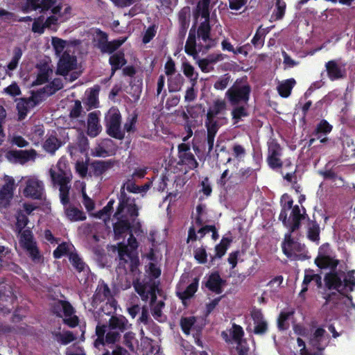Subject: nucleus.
Masks as SVG:
<instances>
[{
	"mask_svg": "<svg viewBox=\"0 0 355 355\" xmlns=\"http://www.w3.org/2000/svg\"><path fill=\"white\" fill-rule=\"evenodd\" d=\"M231 114L234 123H238L243 117H246L249 115L248 108L245 104H240L239 105H232Z\"/></svg>",
	"mask_w": 355,
	"mask_h": 355,
	"instance_id": "nucleus-39",
	"label": "nucleus"
},
{
	"mask_svg": "<svg viewBox=\"0 0 355 355\" xmlns=\"http://www.w3.org/2000/svg\"><path fill=\"white\" fill-rule=\"evenodd\" d=\"M292 312L282 311L277 319V327L279 331H284L288 329L289 324L287 322Z\"/></svg>",
	"mask_w": 355,
	"mask_h": 355,
	"instance_id": "nucleus-52",
	"label": "nucleus"
},
{
	"mask_svg": "<svg viewBox=\"0 0 355 355\" xmlns=\"http://www.w3.org/2000/svg\"><path fill=\"white\" fill-rule=\"evenodd\" d=\"M291 233L289 232L285 235V239L282 244L283 253L288 258L293 257V252H304L306 248L304 244L294 241L291 237Z\"/></svg>",
	"mask_w": 355,
	"mask_h": 355,
	"instance_id": "nucleus-12",
	"label": "nucleus"
},
{
	"mask_svg": "<svg viewBox=\"0 0 355 355\" xmlns=\"http://www.w3.org/2000/svg\"><path fill=\"white\" fill-rule=\"evenodd\" d=\"M227 108V103L225 100L216 99L214 101L213 105L207 110L206 117L215 119V117L223 112Z\"/></svg>",
	"mask_w": 355,
	"mask_h": 355,
	"instance_id": "nucleus-28",
	"label": "nucleus"
},
{
	"mask_svg": "<svg viewBox=\"0 0 355 355\" xmlns=\"http://www.w3.org/2000/svg\"><path fill=\"white\" fill-rule=\"evenodd\" d=\"M39 71L36 79L33 82V86L40 85L49 81V72L51 71L48 66L43 64L38 67Z\"/></svg>",
	"mask_w": 355,
	"mask_h": 355,
	"instance_id": "nucleus-36",
	"label": "nucleus"
},
{
	"mask_svg": "<svg viewBox=\"0 0 355 355\" xmlns=\"http://www.w3.org/2000/svg\"><path fill=\"white\" fill-rule=\"evenodd\" d=\"M179 164L187 166V167L191 170L196 169L198 167V162L191 152L179 155Z\"/></svg>",
	"mask_w": 355,
	"mask_h": 355,
	"instance_id": "nucleus-41",
	"label": "nucleus"
},
{
	"mask_svg": "<svg viewBox=\"0 0 355 355\" xmlns=\"http://www.w3.org/2000/svg\"><path fill=\"white\" fill-rule=\"evenodd\" d=\"M325 67L328 77L331 80L343 78V73L336 60H329L325 64Z\"/></svg>",
	"mask_w": 355,
	"mask_h": 355,
	"instance_id": "nucleus-26",
	"label": "nucleus"
},
{
	"mask_svg": "<svg viewBox=\"0 0 355 355\" xmlns=\"http://www.w3.org/2000/svg\"><path fill=\"white\" fill-rule=\"evenodd\" d=\"M67 149L71 157L78 153H87L89 149V140L85 134L81 132L78 135L76 142L69 143Z\"/></svg>",
	"mask_w": 355,
	"mask_h": 355,
	"instance_id": "nucleus-13",
	"label": "nucleus"
},
{
	"mask_svg": "<svg viewBox=\"0 0 355 355\" xmlns=\"http://www.w3.org/2000/svg\"><path fill=\"white\" fill-rule=\"evenodd\" d=\"M303 212L301 213L298 205L293 206L289 218V232H294L301 227V221L308 218L306 209L302 207Z\"/></svg>",
	"mask_w": 355,
	"mask_h": 355,
	"instance_id": "nucleus-15",
	"label": "nucleus"
},
{
	"mask_svg": "<svg viewBox=\"0 0 355 355\" xmlns=\"http://www.w3.org/2000/svg\"><path fill=\"white\" fill-rule=\"evenodd\" d=\"M133 286L135 291L139 295L141 300L147 302L148 300V293H147L146 285L137 280L133 282Z\"/></svg>",
	"mask_w": 355,
	"mask_h": 355,
	"instance_id": "nucleus-55",
	"label": "nucleus"
},
{
	"mask_svg": "<svg viewBox=\"0 0 355 355\" xmlns=\"http://www.w3.org/2000/svg\"><path fill=\"white\" fill-rule=\"evenodd\" d=\"M117 219L118 221L113 225V230L115 238L120 239L125 233L129 232L130 234L132 232V225L131 220L128 218Z\"/></svg>",
	"mask_w": 355,
	"mask_h": 355,
	"instance_id": "nucleus-21",
	"label": "nucleus"
},
{
	"mask_svg": "<svg viewBox=\"0 0 355 355\" xmlns=\"http://www.w3.org/2000/svg\"><path fill=\"white\" fill-rule=\"evenodd\" d=\"M296 82L294 78H289L282 82L278 87L277 90L279 94L283 98H287L291 95L292 89L295 86Z\"/></svg>",
	"mask_w": 355,
	"mask_h": 355,
	"instance_id": "nucleus-37",
	"label": "nucleus"
},
{
	"mask_svg": "<svg viewBox=\"0 0 355 355\" xmlns=\"http://www.w3.org/2000/svg\"><path fill=\"white\" fill-rule=\"evenodd\" d=\"M205 125L207 129V135L216 137L220 128L218 122L215 119L206 117Z\"/></svg>",
	"mask_w": 355,
	"mask_h": 355,
	"instance_id": "nucleus-49",
	"label": "nucleus"
},
{
	"mask_svg": "<svg viewBox=\"0 0 355 355\" xmlns=\"http://www.w3.org/2000/svg\"><path fill=\"white\" fill-rule=\"evenodd\" d=\"M77 59L75 55H70L69 52L62 53L58 63L56 73L66 76L70 71L76 69Z\"/></svg>",
	"mask_w": 355,
	"mask_h": 355,
	"instance_id": "nucleus-10",
	"label": "nucleus"
},
{
	"mask_svg": "<svg viewBox=\"0 0 355 355\" xmlns=\"http://www.w3.org/2000/svg\"><path fill=\"white\" fill-rule=\"evenodd\" d=\"M137 118L138 115L136 113H133L129 115L126 119L125 123H124L123 130L128 133L135 132L137 130L136 123L137 122Z\"/></svg>",
	"mask_w": 355,
	"mask_h": 355,
	"instance_id": "nucleus-48",
	"label": "nucleus"
},
{
	"mask_svg": "<svg viewBox=\"0 0 355 355\" xmlns=\"http://www.w3.org/2000/svg\"><path fill=\"white\" fill-rule=\"evenodd\" d=\"M333 129V126L325 119H322L315 126L312 136L320 140V143L326 144L329 141L327 137Z\"/></svg>",
	"mask_w": 355,
	"mask_h": 355,
	"instance_id": "nucleus-18",
	"label": "nucleus"
},
{
	"mask_svg": "<svg viewBox=\"0 0 355 355\" xmlns=\"http://www.w3.org/2000/svg\"><path fill=\"white\" fill-rule=\"evenodd\" d=\"M127 63L125 58V54L123 51H118L112 54L109 58V64L111 65V77L114 76L115 72L121 69Z\"/></svg>",
	"mask_w": 355,
	"mask_h": 355,
	"instance_id": "nucleus-22",
	"label": "nucleus"
},
{
	"mask_svg": "<svg viewBox=\"0 0 355 355\" xmlns=\"http://www.w3.org/2000/svg\"><path fill=\"white\" fill-rule=\"evenodd\" d=\"M51 311L57 317L61 318L62 313L65 317L73 315L75 310L69 302L58 300L51 304Z\"/></svg>",
	"mask_w": 355,
	"mask_h": 355,
	"instance_id": "nucleus-17",
	"label": "nucleus"
},
{
	"mask_svg": "<svg viewBox=\"0 0 355 355\" xmlns=\"http://www.w3.org/2000/svg\"><path fill=\"white\" fill-rule=\"evenodd\" d=\"M62 146V142L55 135H50L44 142V150L51 154H54L55 151Z\"/></svg>",
	"mask_w": 355,
	"mask_h": 355,
	"instance_id": "nucleus-30",
	"label": "nucleus"
},
{
	"mask_svg": "<svg viewBox=\"0 0 355 355\" xmlns=\"http://www.w3.org/2000/svg\"><path fill=\"white\" fill-rule=\"evenodd\" d=\"M52 45L55 50V54L60 55L66 46V42L58 37H53L52 38Z\"/></svg>",
	"mask_w": 355,
	"mask_h": 355,
	"instance_id": "nucleus-63",
	"label": "nucleus"
},
{
	"mask_svg": "<svg viewBox=\"0 0 355 355\" xmlns=\"http://www.w3.org/2000/svg\"><path fill=\"white\" fill-rule=\"evenodd\" d=\"M15 180L12 177L6 176L5 184L0 189V208H8L14 196Z\"/></svg>",
	"mask_w": 355,
	"mask_h": 355,
	"instance_id": "nucleus-9",
	"label": "nucleus"
},
{
	"mask_svg": "<svg viewBox=\"0 0 355 355\" xmlns=\"http://www.w3.org/2000/svg\"><path fill=\"white\" fill-rule=\"evenodd\" d=\"M211 28L210 19H205L201 22L196 30V37L198 40L204 44L205 51L214 48L216 44V39L211 37Z\"/></svg>",
	"mask_w": 355,
	"mask_h": 355,
	"instance_id": "nucleus-7",
	"label": "nucleus"
},
{
	"mask_svg": "<svg viewBox=\"0 0 355 355\" xmlns=\"http://www.w3.org/2000/svg\"><path fill=\"white\" fill-rule=\"evenodd\" d=\"M232 239L227 237H223L220 243L215 246V254L210 255V262L213 264L216 259H221L226 253Z\"/></svg>",
	"mask_w": 355,
	"mask_h": 355,
	"instance_id": "nucleus-25",
	"label": "nucleus"
},
{
	"mask_svg": "<svg viewBox=\"0 0 355 355\" xmlns=\"http://www.w3.org/2000/svg\"><path fill=\"white\" fill-rule=\"evenodd\" d=\"M114 202L115 200L114 199H110L107 205L101 210L97 212L96 216L99 218H102L103 216L110 218L113 211V206Z\"/></svg>",
	"mask_w": 355,
	"mask_h": 355,
	"instance_id": "nucleus-60",
	"label": "nucleus"
},
{
	"mask_svg": "<svg viewBox=\"0 0 355 355\" xmlns=\"http://www.w3.org/2000/svg\"><path fill=\"white\" fill-rule=\"evenodd\" d=\"M6 156L9 160L14 159L23 164L31 160H35L37 152L33 148L30 150H10L6 153Z\"/></svg>",
	"mask_w": 355,
	"mask_h": 355,
	"instance_id": "nucleus-11",
	"label": "nucleus"
},
{
	"mask_svg": "<svg viewBox=\"0 0 355 355\" xmlns=\"http://www.w3.org/2000/svg\"><path fill=\"white\" fill-rule=\"evenodd\" d=\"M138 188L139 185H137L132 178H128L121 185L119 193H121L122 189H123V191H127L129 193H138Z\"/></svg>",
	"mask_w": 355,
	"mask_h": 355,
	"instance_id": "nucleus-56",
	"label": "nucleus"
},
{
	"mask_svg": "<svg viewBox=\"0 0 355 355\" xmlns=\"http://www.w3.org/2000/svg\"><path fill=\"white\" fill-rule=\"evenodd\" d=\"M99 91H100V87L98 85H96L93 88L90 89L89 93L87 98V104L90 107L96 108L98 107Z\"/></svg>",
	"mask_w": 355,
	"mask_h": 355,
	"instance_id": "nucleus-43",
	"label": "nucleus"
},
{
	"mask_svg": "<svg viewBox=\"0 0 355 355\" xmlns=\"http://www.w3.org/2000/svg\"><path fill=\"white\" fill-rule=\"evenodd\" d=\"M44 16L41 15L34 19L32 25V31L35 33L42 34L46 28L45 24L44 22Z\"/></svg>",
	"mask_w": 355,
	"mask_h": 355,
	"instance_id": "nucleus-58",
	"label": "nucleus"
},
{
	"mask_svg": "<svg viewBox=\"0 0 355 355\" xmlns=\"http://www.w3.org/2000/svg\"><path fill=\"white\" fill-rule=\"evenodd\" d=\"M114 166V162L112 160H97L92 163L91 166L94 175L96 177L102 175L107 170Z\"/></svg>",
	"mask_w": 355,
	"mask_h": 355,
	"instance_id": "nucleus-27",
	"label": "nucleus"
},
{
	"mask_svg": "<svg viewBox=\"0 0 355 355\" xmlns=\"http://www.w3.org/2000/svg\"><path fill=\"white\" fill-rule=\"evenodd\" d=\"M137 248L138 242L132 232L128 239V245L121 243L118 248L119 268L123 269L125 272L128 270L133 275L139 272L138 268L140 261L138 254L135 252Z\"/></svg>",
	"mask_w": 355,
	"mask_h": 355,
	"instance_id": "nucleus-1",
	"label": "nucleus"
},
{
	"mask_svg": "<svg viewBox=\"0 0 355 355\" xmlns=\"http://www.w3.org/2000/svg\"><path fill=\"white\" fill-rule=\"evenodd\" d=\"M19 243L26 250L36 245V242L33 240V236L31 230L24 231L21 235Z\"/></svg>",
	"mask_w": 355,
	"mask_h": 355,
	"instance_id": "nucleus-42",
	"label": "nucleus"
},
{
	"mask_svg": "<svg viewBox=\"0 0 355 355\" xmlns=\"http://www.w3.org/2000/svg\"><path fill=\"white\" fill-rule=\"evenodd\" d=\"M139 321L147 327L155 326L157 327L154 321L149 317L148 309L146 306L141 308V314L139 318Z\"/></svg>",
	"mask_w": 355,
	"mask_h": 355,
	"instance_id": "nucleus-57",
	"label": "nucleus"
},
{
	"mask_svg": "<svg viewBox=\"0 0 355 355\" xmlns=\"http://www.w3.org/2000/svg\"><path fill=\"white\" fill-rule=\"evenodd\" d=\"M225 284L226 280L221 278L218 271L211 272L205 284L206 288L216 294H221Z\"/></svg>",
	"mask_w": 355,
	"mask_h": 355,
	"instance_id": "nucleus-16",
	"label": "nucleus"
},
{
	"mask_svg": "<svg viewBox=\"0 0 355 355\" xmlns=\"http://www.w3.org/2000/svg\"><path fill=\"white\" fill-rule=\"evenodd\" d=\"M128 320L123 315L112 316L109 320V327L112 330L118 329L123 332L127 329Z\"/></svg>",
	"mask_w": 355,
	"mask_h": 355,
	"instance_id": "nucleus-33",
	"label": "nucleus"
},
{
	"mask_svg": "<svg viewBox=\"0 0 355 355\" xmlns=\"http://www.w3.org/2000/svg\"><path fill=\"white\" fill-rule=\"evenodd\" d=\"M110 297H112V293L108 285L103 281L99 282L94 294L95 300L98 302H103Z\"/></svg>",
	"mask_w": 355,
	"mask_h": 355,
	"instance_id": "nucleus-32",
	"label": "nucleus"
},
{
	"mask_svg": "<svg viewBox=\"0 0 355 355\" xmlns=\"http://www.w3.org/2000/svg\"><path fill=\"white\" fill-rule=\"evenodd\" d=\"M118 206L114 214L116 218H129L134 223L139 216V207L136 204V199L127 194L123 189L118 194Z\"/></svg>",
	"mask_w": 355,
	"mask_h": 355,
	"instance_id": "nucleus-4",
	"label": "nucleus"
},
{
	"mask_svg": "<svg viewBox=\"0 0 355 355\" xmlns=\"http://www.w3.org/2000/svg\"><path fill=\"white\" fill-rule=\"evenodd\" d=\"M190 9L189 7H184L180 10L178 13V22L180 26L189 28L190 24Z\"/></svg>",
	"mask_w": 355,
	"mask_h": 355,
	"instance_id": "nucleus-47",
	"label": "nucleus"
},
{
	"mask_svg": "<svg viewBox=\"0 0 355 355\" xmlns=\"http://www.w3.org/2000/svg\"><path fill=\"white\" fill-rule=\"evenodd\" d=\"M182 76L178 74L173 79L169 78L168 79V88L169 92H178L181 88V83L182 82Z\"/></svg>",
	"mask_w": 355,
	"mask_h": 355,
	"instance_id": "nucleus-53",
	"label": "nucleus"
},
{
	"mask_svg": "<svg viewBox=\"0 0 355 355\" xmlns=\"http://www.w3.org/2000/svg\"><path fill=\"white\" fill-rule=\"evenodd\" d=\"M312 280L313 270H310L309 271H306L302 284V290L299 294L300 297H304V293L308 291L309 284L312 282Z\"/></svg>",
	"mask_w": 355,
	"mask_h": 355,
	"instance_id": "nucleus-62",
	"label": "nucleus"
},
{
	"mask_svg": "<svg viewBox=\"0 0 355 355\" xmlns=\"http://www.w3.org/2000/svg\"><path fill=\"white\" fill-rule=\"evenodd\" d=\"M70 252L68 243L63 242L54 250L53 255L55 259H60L65 255L69 257Z\"/></svg>",
	"mask_w": 355,
	"mask_h": 355,
	"instance_id": "nucleus-54",
	"label": "nucleus"
},
{
	"mask_svg": "<svg viewBox=\"0 0 355 355\" xmlns=\"http://www.w3.org/2000/svg\"><path fill=\"white\" fill-rule=\"evenodd\" d=\"M49 173L53 184H58L60 187L69 183V178L66 176L64 171L62 170H60V173H56L54 170L51 168Z\"/></svg>",
	"mask_w": 355,
	"mask_h": 355,
	"instance_id": "nucleus-40",
	"label": "nucleus"
},
{
	"mask_svg": "<svg viewBox=\"0 0 355 355\" xmlns=\"http://www.w3.org/2000/svg\"><path fill=\"white\" fill-rule=\"evenodd\" d=\"M44 191V185L42 182L37 180H28L24 189V195L27 198L32 199H42Z\"/></svg>",
	"mask_w": 355,
	"mask_h": 355,
	"instance_id": "nucleus-14",
	"label": "nucleus"
},
{
	"mask_svg": "<svg viewBox=\"0 0 355 355\" xmlns=\"http://www.w3.org/2000/svg\"><path fill=\"white\" fill-rule=\"evenodd\" d=\"M107 134L112 138L122 140L125 137L121 129V114L117 107H111L105 117Z\"/></svg>",
	"mask_w": 355,
	"mask_h": 355,
	"instance_id": "nucleus-5",
	"label": "nucleus"
},
{
	"mask_svg": "<svg viewBox=\"0 0 355 355\" xmlns=\"http://www.w3.org/2000/svg\"><path fill=\"white\" fill-rule=\"evenodd\" d=\"M230 335L232 336V339L237 343V345H241V340L244 336V331L240 325L234 323L230 331Z\"/></svg>",
	"mask_w": 355,
	"mask_h": 355,
	"instance_id": "nucleus-50",
	"label": "nucleus"
},
{
	"mask_svg": "<svg viewBox=\"0 0 355 355\" xmlns=\"http://www.w3.org/2000/svg\"><path fill=\"white\" fill-rule=\"evenodd\" d=\"M64 214L71 222L83 221L87 218L85 213L72 205L64 207Z\"/></svg>",
	"mask_w": 355,
	"mask_h": 355,
	"instance_id": "nucleus-24",
	"label": "nucleus"
},
{
	"mask_svg": "<svg viewBox=\"0 0 355 355\" xmlns=\"http://www.w3.org/2000/svg\"><path fill=\"white\" fill-rule=\"evenodd\" d=\"M251 87L243 78H237L225 94L231 105H247L250 97Z\"/></svg>",
	"mask_w": 355,
	"mask_h": 355,
	"instance_id": "nucleus-3",
	"label": "nucleus"
},
{
	"mask_svg": "<svg viewBox=\"0 0 355 355\" xmlns=\"http://www.w3.org/2000/svg\"><path fill=\"white\" fill-rule=\"evenodd\" d=\"M286 4L285 1L283 0H277L275 3V9L272 13V17H275V20H281L283 19L285 11H286Z\"/></svg>",
	"mask_w": 355,
	"mask_h": 355,
	"instance_id": "nucleus-51",
	"label": "nucleus"
},
{
	"mask_svg": "<svg viewBox=\"0 0 355 355\" xmlns=\"http://www.w3.org/2000/svg\"><path fill=\"white\" fill-rule=\"evenodd\" d=\"M232 80L231 75L229 73H225L215 81L214 88L216 90L223 91L228 87Z\"/></svg>",
	"mask_w": 355,
	"mask_h": 355,
	"instance_id": "nucleus-45",
	"label": "nucleus"
},
{
	"mask_svg": "<svg viewBox=\"0 0 355 355\" xmlns=\"http://www.w3.org/2000/svg\"><path fill=\"white\" fill-rule=\"evenodd\" d=\"M313 217H314V216ZM307 219L308 223L306 236L311 241L314 242L316 244H319L320 234V225L315 220V218H313L312 220H311L309 218Z\"/></svg>",
	"mask_w": 355,
	"mask_h": 355,
	"instance_id": "nucleus-23",
	"label": "nucleus"
},
{
	"mask_svg": "<svg viewBox=\"0 0 355 355\" xmlns=\"http://www.w3.org/2000/svg\"><path fill=\"white\" fill-rule=\"evenodd\" d=\"M69 189L70 187L68 184L60 187L59 189L60 202L64 206L69 204Z\"/></svg>",
	"mask_w": 355,
	"mask_h": 355,
	"instance_id": "nucleus-64",
	"label": "nucleus"
},
{
	"mask_svg": "<svg viewBox=\"0 0 355 355\" xmlns=\"http://www.w3.org/2000/svg\"><path fill=\"white\" fill-rule=\"evenodd\" d=\"M182 69L184 75L189 79L191 84L196 86L198 82V73L195 71L194 67L186 60L182 64Z\"/></svg>",
	"mask_w": 355,
	"mask_h": 355,
	"instance_id": "nucleus-29",
	"label": "nucleus"
},
{
	"mask_svg": "<svg viewBox=\"0 0 355 355\" xmlns=\"http://www.w3.org/2000/svg\"><path fill=\"white\" fill-rule=\"evenodd\" d=\"M40 8V0H26L21 6V10L28 13L31 10H37Z\"/></svg>",
	"mask_w": 355,
	"mask_h": 355,
	"instance_id": "nucleus-61",
	"label": "nucleus"
},
{
	"mask_svg": "<svg viewBox=\"0 0 355 355\" xmlns=\"http://www.w3.org/2000/svg\"><path fill=\"white\" fill-rule=\"evenodd\" d=\"M69 260L74 269L78 272H85L86 269H88L87 264L76 252H71L69 254Z\"/></svg>",
	"mask_w": 355,
	"mask_h": 355,
	"instance_id": "nucleus-35",
	"label": "nucleus"
},
{
	"mask_svg": "<svg viewBox=\"0 0 355 355\" xmlns=\"http://www.w3.org/2000/svg\"><path fill=\"white\" fill-rule=\"evenodd\" d=\"M196 322V319L194 316L182 317L180 319V324L183 333L186 335H189L191 327L194 325Z\"/></svg>",
	"mask_w": 355,
	"mask_h": 355,
	"instance_id": "nucleus-46",
	"label": "nucleus"
},
{
	"mask_svg": "<svg viewBox=\"0 0 355 355\" xmlns=\"http://www.w3.org/2000/svg\"><path fill=\"white\" fill-rule=\"evenodd\" d=\"M197 38L196 26L193 25L189 30V35L184 46V51L188 55L191 56L194 60H197L198 58L199 53L206 52L205 49L203 47L204 44L200 41L197 44Z\"/></svg>",
	"mask_w": 355,
	"mask_h": 355,
	"instance_id": "nucleus-8",
	"label": "nucleus"
},
{
	"mask_svg": "<svg viewBox=\"0 0 355 355\" xmlns=\"http://www.w3.org/2000/svg\"><path fill=\"white\" fill-rule=\"evenodd\" d=\"M100 124L99 112H92L89 113L87 116V133L91 137H96L101 131Z\"/></svg>",
	"mask_w": 355,
	"mask_h": 355,
	"instance_id": "nucleus-19",
	"label": "nucleus"
},
{
	"mask_svg": "<svg viewBox=\"0 0 355 355\" xmlns=\"http://www.w3.org/2000/svg\"><path fill=\"white\" fill-rule=\"evenodd\" d=\"M322 247L320 248V250ZM315 264L321 269L330 268L331 271L336 270L339 261L329 255L323 254L319 251L318 255L315 259Z\"/></svg>",
	"mask_w": 355,
	"mask_h": 355,
	"instance_id": "nucleus-20",
	"label": "nucleus"
},
{
	"mask_svg": "<svg viewBox=\"0 0 355 355\" xmlns=\"http://www.w3.org/2000/svg\"><path fill=\"white\" fill-rule=\"evenodd\" d=\"M200 277H196L193 279L192 282L186 288V289L178 293L180 299L186 300L191 298L198 291Z\"/></svg>",
	"mask_w": 355,
	"mask_h": 355,
	"instance_id": "nucleus-31",
	"label": "nucleus"
},
{
	"mask_svg": "<svg viewBox=\"0 0 355 355\" xmlns=\"http://www.w3.org/2000/svg\"><path fill=\"white\" fill-rule=\"evenodd\" d=\"M209 4L210 0H200L196 6L195 15H200L205 19H210Z\"/></svg>",
	"mask_w": 355,
	"mask_h": 355,
	"instance_id": "nucleus-38",
	"label": "nucleus"
},
{
	"mask_svg": "<svg viewBox=\"0 0 355 355\" xmlns=\"http://www.w3.org/2000/svg\"><path fill=\"white\" fill-rule=\"evenodd\" d=\"M349 293L345 292H332L331 293L327 294L325 297V304H329L330 302L334 303L335 305L339 303V301L343 299L344 297H347L349 300H352V297L351 295H348Z\"/></svg>",
	"mask_w": 355,
	"mask_h": 355,
	"instance_id": "nucleus-44",
	"label": "nucleus"
},
{
	"mask_svg": "<svg viewBox=\"0 0 355 355\" xmlns=\"http://www.w3.org/2000/svg\"><path fill=\"white\" fill-rule=\"evenodd\" d=\"M355 270H349L347 273L336 270L330 271L324 276V284L329 290H336L338 292L351 293L355 286Z\"/></svg>",
	"mask_w": 355,
	"mask_h": 355,
	"instance_id": "nucleus-2",
	"label": "nucleus"
},
{
	"mask_svg": "<svg viewBox=\"0 0 355 355\" xmlns=\"http://www.w3.org/2000/svg\"><path fill=\"white\" fill-rule=\"evenodd\" d=\"M268 33V28H263L262 25L259 26L251 40L252 45L256 48H261L264 44L266 35Z\"/></svg>",
	"mask_w": 355,
	"mask_h": 355,
	"instance_id": "nucleus-34",
	"label": "nucleus"
},
{
	"mask_svg": "<svg viewBox=\"0 0 355 355\" xmlns=\"http://www.w3.org/2000/svg\"><path fill=\"white\" fill-rule=\"evenodd\" d=\"M194 258L198 263L205 264L207 261V253L205 247L201 246L194 250Z\"/></svg>",
	"mask_w": 355,
	"mask_h": 355,
	"instance_id": "nucleus-59",
	"label": "nucleus"
},
{
	"mask_svg": "<svg viewBox=\"0 0 355 355\" xmlns=\"http://www.w3.org/2000/svg\"><path fill=\"white\" fill-rule=\"evenodd\" d=\"M96 47L102 53L114 54V53L122 46L127 40L126 37H121L112 41H108V35L107 33L99 28L96 30Z\"/></svg>",
	"mask_w": 355,
	"mask_h": 355,
	"instance_id": "nucleus-6",
	"label": "nucleus"
}]
</instances>
